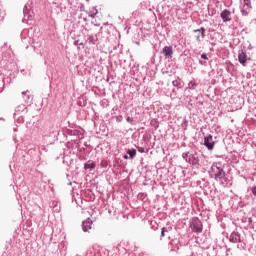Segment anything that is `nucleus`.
Masks as SVG:
<instances>
[{"label": "nucleus", "mask_w": 256, "mask_h": 256, "mask_svg": "<svg viewBox=\"0 0 256 256\" xmlns=\"http://www.w3.org/2000/svg\"><path fill=\"white\" fill-rule=\"evenodd\" d=\"M208 173L210 179H215L221 187H227V185H229V178L227 177L221 162L213 163Z\"/></svg>", "instance_id": "obj_1"}, {"label": "nucleus", "mask_w": 256, "mask_h": 256, "mask_svg": "<svg viewBox=\"0 0 256 256\" xmlns=\"http://www.w3.org/2000/svg\"><path fill=\"white\" fill-rule=\"evenodd\" d=\"M182 159L186 161V163H189V165H192L193 167H200V159L197 155V152H183L182 153Z\"/></svg>", "instance_id": "obj_2"}, {"label": "nucleus", "mask_w": 256, "mask_h": 256, "mask_svg": "<svg viewBox=\"0 0 256 256\" xmlns=\"http://www.w3.org/2000/svg\"><path fill=\"white\" fill-rule=\"evenodd\" d=\"M33 0H29L23 9L24 18L28 19V21H31L33 19Z\"/></svg>", "instance_id": "obj_3"}, {"label": "nucleus", "mask_w": 256, "mask_h": 256, "mask_svg": "<svg viewBox=\"0 0 256 256\" xmlns=\"http://www.w3.org/2000/svg\"><path fill=\"white\" fill-rule=\"evenodd\" d=\"M191 229L194 233H201L203 231V222L199 218H194L191 222Z\"/></svg>", "instance_id": "obj_4"}, {"label": "nucleus", "mask_w": 256, "mask_h": 256, "mask_svg": "<svg viewBox=\"0 0 256 256\" xmlns=\"http://www.w3.org/2000/svg\"><path fill=\"white\" fill-rule=\"evenodd\" d=\"M230 243H243V239L241 238V233L238 231L231 232L230 235L227 236Z\"/></svg>", "instance_id": "obj_5"}, {"label": "nucleus", "mask_w": 256, "mask_h": 256, "mask_svg": "<svg viewBox=\"0 0 256 256\" xmlns=\"http://www.w3.org/2000/svg\"><path fill=\"white\" fill-rule=\"evenodd\" d=\"M243 2L244 4L241 7V13L244 17H247L251 9H253V6L251 5V0H243Z\"/></svg>", "instance_id": "obj_6"}, {"label": "nucleus", "mask_w": 256, "mask_h": 256, "mask_svg": "<svg viewBox=\"0 0 256 256\" xmlns=\"http://www.w3.org/2000/svg\"><path fill=\"white\" fill-rule=\"evenodd\" d=\"M204 145L208 151H213V148L215 147V141H213V136L211 134L204 138Z\"/></svg>", "instance_id": "obj_7"}, {"label": "nucleus", "mask_w": 256, "mask_h": 256, "mask_svg": "<svg viewBox=\"0 0 256 256\" xmlns=\"http://www.w3.org/2000/svg\"><path fill=\"white\" fill-rule=\"evenodd\" d=\"M162 54L164 55L165 59H173V46H165L162 49Z\"/></svg>", "instance_id": "obj_8"}, {"label": "nucleus", "mask_w": 256, "mask_h": 256, "mask_svg": "<svg viewBox=\"0 0 256 256\" xmlns=\"http://www.w3.org/2000/svg\"><path fill=\"white\" fill-rule=\"evenodd\" d=\"M220 17L223 23H227V21H231V12L227 9L221 12Z\"/></svg>", "instance_id": "obj_9"}, {"label": "nucleus", "mask_w": 256, "mask_h": 256, "mask_svg": "<svg viewBox=\"0 0 256 256\" xmlns=\"http://www.w3.org/2000/svg\"><path fill=\"white\" fill-rule=\"evenodd\" d=\"M238 61L244 67L247 64V53H245L243 50H241L238 54Z\"/></svg>", "instance_id": "obj_10"}, {"label": "nucleus", "mask_w": 256, "mask_h": 256, "mask_svg": "<svg viewBox=\"0 0 256 256\" xmlns=\"http://www.w3.org/2000/svg\"><path fill=\"white\" fill-rule=\"evenodd\" d=\"M22 95L27 105H31V103H33V96L31 95V92H29V90L22 92Z\"/></svg>", "instance_id": "obj_11"}, {"label": "nucleus", "mask_w": 256, "mask_h": 256, "mask_svg": "<svg viewBox=\"0 0 256 256\" xmlns=\"http://www.w3.org/2000/svg\"><path fill=\"white\" fill-rule=\"evenodd\" d=\"M91 225H93V220H91L90 218L82 223V230L84 231V233H87V231L91 229Z\"/></svg>", "instance_id": "obj_12"}, {"label": "nucleus", "mask_w": 256, "mask_h": 256, "mask_svg": "<svg viewBox=\"0 0 256 256\" xmlns=\"http://www.w3.org/2000/svg\"><path fill=\"white\" fill-rule=\"evenodd\" d=\"M170 245L172 246L170 248L171 251H179V241L178 240H172L170 242Z\"/></svg>", "instance_id": "obj_13"}, {"label": "nucleus", "mask_w": 256, "mask_h": 256, "mask_svg": "<svg viewBox=\"0 0 256 256\" xmlns=\"http://www.w3.org/2000/svg\"><path fill=\"white\" fill-rule=\"evenodd\" d=\"M96 165L93 161H88L86 164H84V169H89V171H93L95 169Z\"/></svg>", "instance_id": "obj_14"}, {"label": "nucleus", "mask_w": 256, "mask_h": 256, "mask_svg": "<svg viewBox=\"0 0 256 256\" xmlns=\"http://www.w3.org/2000/svg\"><path fill=\"white\" fill-rule=\"evenodd\" d=\"M86 41L89 45H95L97 43V37L89 35Z\"/></svg>", "instance_id": "obj_15"}, {"label": "nucleus", "mask_w": 256, "mask_h": 256, "mask_svg": "<svg viewBox=\"0 0 256 256\" xmlns=\"http://www.w3.org/2000/svg\"><path fill=\"white\" fill-rule=\"evenodd\" d=\"M127 155H129L130 159H134V157L137 155V150H135V148L128 149Z\"/></svg>", "instance_id": "obj_16"}, {"label": "nucleus", "mask_w": 256, "mask_h": 256, "mask_svg": "<svg viewBox=\"0 0 256 256\" xmlns=\"http://www.w3.org/2000/svg\"><path fill=\"white\" fill-rule=\"evenodd\" d=\"M97 13H98L97 8H92L90 10L89 17H92V19H95V17H97Z\"/></svg>", "instance_id": "obj_17"}, {"label": "nucleus", "mask_w": 256, "mask_h": 256, "mask_svg": "<svg viewBox=\"0 0 256 256\" xmlns=\"http://www.w3.org/2000/svg\"><path fill=\"white\" fill-rule=\"evenodd\" d=\"M194 33H201L202 39H205V29L201 27L200 29L194 30Z\"/></svg>", "instance_id": "obj_18"}, {"label": "nucleus", "mask_w": 256, "mask_h": 256, "mask_svg": "<svg viewBox=\"0 0 256 256\" xmlns=\"http://www.w3.org/2000/svg\"><path fill=\"white\" fill-rule=\"evenodd\" d=\"M100 165L103 169H107L109 163L107 162V160H102Z\"/></svg>", "instance_id": "obj_19"}, {"label": "nucleus", "mask_w": 256, "mask_h": 256, "mask_svg": "<svg viewBox=\"0 0 256 256\" xmlns=\"http://www.w3.org/2000/svg\"><path fill=\"white\" fill-rule=\"evenodd\" d=\"M74 45H75V47H79V46L83 45V42H81L80 40H76V41H74Z\"/></svg>", "instance_id": "obj_20"}, {"label": "nucleus", "mask_w": 256, "mask_h": 256, "mask_svg": "<svg viewBox=\"0 0 256 256\" xmlns=\"http://www.w3.org/2000/svg\"><path fill=\"white\" fill-rule=\"evenodd\" d=\"M25 109H27V108L25 107V105H22V106H18L17 109H16V111H25Z\"/></svg>", "instance_id": "obj_21"}, {"label": "nucleus", "mask_w": 256, "mask_h": 256, "mask_svg": "<svg viewBox=\"0 0 256 256\" xmlns=\"http://www.w3.org/2000/svg\"><path fill=\"white\" fill-rule=\"evenodd\" d=\"M165 233H167V228L163 227L161 231V238L165 237Z\"/></svg>", "instance_id": "obj_22"}, {"label": "nucleus", "mask_w": 256, "mask_h": 256, "mask_svg": "<svg viewBox=\"0 0 256 256\" xmlns=\"http://www.w3.org/2000/svg\"><path fill=\"white\" fill-rule=\"evenodd\" d=\"M201 59H204L205 61H209V57H207L206 53L201 54Z\"/></svg>", "instance_id": "obj_23"}, {"label": "nucleus", "mask_w": 256, "mask_h": 256, "mask_svg": "<svg viewBox=\"0 0 256 256\" xmlns=\"http://www.w3.org/2000/svg\"><path fill=\"white\" fill-rule=\"evenodd\" d=\"M126 121L128 122V123H133V121H135L132 117H127L126 118Z\"/></svg>", "instance_id": "obj_24"}, {"label": "nucleus", "mask_w": 256, "mask_h": 256, "mask_svg": "<svg viewBox=\"0 0 256 256\" xmlns=\"http://www.w3.org/2000/svg\"><path fill=\"white\" fill-rule=\"evenodd\" d=\"M138 151H139V153H144V152H145V148H143V147H138Z\"/></svg>", "instance_id": "obj_25"}, {"label": "nucleus", "mask_w": 256, "mask_h": 256, "mask_svg": "<svg viewBox=\"0 0 256 256\" xmlns=\"http://www.w3.org/2000/svg\"><path fill=\"white\" fill-rule=\"evenodd\" d=\"M117 121H119V122L123 121V116H118Z\"/></svg>", "instance_id": "obj_26"}, {"label": "nucleus", "mask_w": 256, "mask_h": 256, "mask_svg": "<svg viewBox=\"0 0 256 256\" xmlns=\"http://www.w3.org/2000/svg\"><path fill=\"white\" fill-rule=\"evenodd\" d=\"M206 62H204L203 60H199V64L200 65H205Z\"/></svg>", "instance_id": "obj_27"}, {"label": "nucleus", "mask_w": 256, "mask_h": 256, "mask_svg": "<svg viewBox=\"0 0 256 256\" xmlns=\"http://www.w3.org/2000/svg\"><path fill=\"white\" fill-rule=\"evenodd\" d=\"M172 85H177V80H174L173 82H172Z\"/></svg>", "instance_id": "obj_28"}, {"label": "nucleus", "mask_w": 256, "mask_h": 256, "mask_svg": "<svg viewBox=\"0 0 256 256\" xmlns=\"http://www.w3.org/2000/svg\"><path fill=\"white\" fill-rule=\"evenodd\" d=\"M123 157H124V159H129V156H127V155H124Z\"/></svg>", "instance_id": "obj_29"}, {"label": "nucleus", "mask_w": 256, "mask_h": 256, "mask_svg": "<svg viewBox=\"0 0 256 256\" xmlns=\"http://www.w3.org/2000/svg\"><path fill=\"white\" fill-rule=\"evenodd\" d=\"M197 85H195V83L192 85V87H196Z\"/></svg>", "instance_id": "obj_30"}, {"label": "nucleus", "mask_w": 256, "mask_h": 256, "mask_svg": "<svg viewBox=\"0 0 256 256\" xmlns=\"http://www.w3.org/2000/svg\"><path fill=\"white\" fill-rule=\"evenodd\" d=\"M197 39L199 40V36H197Z\"/></svg>", "instance_id": "obj_31"}]
</instances>
